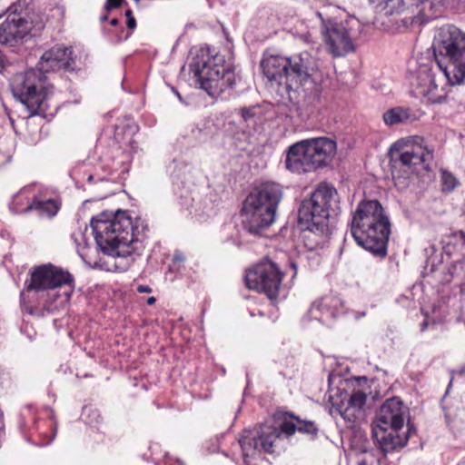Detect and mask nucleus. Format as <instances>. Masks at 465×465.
Instances as JSON below:
<instances>
[{"label":"nucleus","mask_w":465,"mask_h":465,"mask_svg":"<svg viewBox=\"0 0 465 465\" xmlns=\"http://www.w3.org/2000/svg\"><path fill=\"white\" fill-rule=\"evenodd\" d=\"M432 50L436 64H420L411 79L413 95L429 104H440L447 97L441 74L449 84L465 80V33L452 25L436 30Z\"/></svg>","instance_id":"1"},{"label":"nucleus","mask_w":465,"mask_h":465,"mask_svg":"<svg viewBox=\"0 0 465 465\" xmlns=\"http://www.w3.org/2000/svg\"><path fill=\"white\" fill-rule=\"evenodd\" d=\"M97 247L111 256L140 255L143 250L148 225L141 218L134 222L124 212L101 213L91 221Z\"/></svg>","instance_id":"2"},{"label":"nucleus","mask_w":465,"mask_h":465,"mask_svg":"<svg viewBox=\"0 0 465 465\" xmlns=\"http://www.w3.org/2000/svg\"><path fill=\"white\" fill-rule=\"evenodd\" d=\"M296 431L316 435L318 428L314 422L304 420L288 413H279L273 424H262L253 430H246L239 439L245 465H252L250 459L266 453L280 452L284 449L286 440Z\"/></svg>","instance_id":"3"},{"label":"nucleus","mask_w":465,"mask_h":465,"mask_svg":"<svg viewBox=\"0 0 465 465\" xmlns=\"http://www.w3.org/2000/svg\"><path fill=\"white\" fill-rule=\"evenodd\" d=\"M311 59L307 53L291 60L266 52L261 61V67L269 81L284 84L289 99L292 101L300 94L317 95L319 93L320 85L312 73Z\"/></svg>","instance_id":"4"},{"label":"nucleus","mask_w":465,"mask_h":465,"mask_svg":"<svg viewBox=\"0 0 465 465\" xmlns=\"http://www.w3.org/2000/svg\"><path fill=\"white\" fill-rule=\"evenodd\" d=\"M329 390L325 395L330 403V414L341 417L349 426L364 420L367 397L371 393L369 381L365 376L342 379L330 374Z\"/></svg>","instance_id":"5"},{"label":"nucleus","mask_w":465,"mask_h":465,"mask_svg":"<svg viewBox=\"0 0 465 465\" xmlns=\"http://www.w3.org/2000/svg\"><path fill=\"white\" fill-rule=\"evenodd\" d=\"M338 208L336 189L324 183L318 185L310 198L302 202L298 210V222L304 231L303 238L313 242L312 244L306 243L309 249H315L325 242L330 233V212H335Z\"/></svg>","instance_id":"6"},{"label":"nucleus","mask_w":465,"mask_h":465,"mask_svg":"<svg viewBox=\"0 0 465 465\" xmlns=\"http://www.w3.org/2000/svg\"><path fill=\"white\" fill-rule=\"evenodd\" d=\"M351 232L358 245L375 255H386L391 223L377 200L359 203L352 216Z\"/></svg>","instance_id":"7"},{"label":"nucleus","mask_w":465,"mask_h":465,"mask_svg":"<svg viewBox=\"0 0 465 465\" xmlns=\"http://www.w3.org/2000/svg\"><path fill=\"white\" fill-rule=\"evenodd\" d=\"M282 196V186L278 183L264 182L255 186L242 204L244 227L255 234L272 225Z\"/></svg>","instance_id":"8"},{"label":"nucleus","mask_w":465,"mask_h":465,"mask_svg":"<svg viewBox=\"0 0 465 465\" xmlns=\"http://www.w3.org/2000/svg\"><path fill=\"white\" fill-rule=\"evenodd\" d=\"M337 6L328 0H313L309 16H315L321 25V34L327 51L333 57H342L355 51V19L336 22L331 18V11Z\"/></svg>","instance_id":"9"},{"label":"nucleus","mask_w":465,"mask_h":465,"mask_svg":"<svg viewBox=\"0 0 465 465\" xmlns=\"http://www.w3.org/2000/svg\"><path fill=\"white\" fill-rule=\"evenodd\" d=\"M407 413V408L397 397L388 399L381 405L372 424V435L384 454L401 449L407 443L410 429L407 432L400 433Z\"/></svg>","instance_id":"10"},{"label":"nucleus","mask_w":465,"mask_h":465,"mask_svg":"<svg viewBox=\"0 0 465 465\" xmlns=\"http://www.w3.org/2000/svg\"><path fill=\"white\" fill-rule=\"evenodd\" d=\"M336 150L335 141L327 137L302 140L289 148L285 165L292 173H310L327 165Z\"/></svg>","instance_id":"11"},{"label":"nucleus","mask_w":465,"mask_h":465,"mask_svg":"<svg viewBox=\"0 0 465 465\" xmlns=\"http://www.w3.org/2000/svg\"><path fill=\"white\" fill-rule=\"evenodd\" d=\"M190 72L200 88L212 97L218 96L232 84V74L224 65V57L212 54L209 49H201L190 64Z\"/></svg>","instance_id":"12"},{"label":"nucleus","mask_w":465,"mask_h":465,"mask_svg":"<svg viewBox=\"0 0 465 465\" xmlns=\"http://www.w3.org/2000/svg\"><path fill=\"white\" fill-rule=\"evenodd\" d=\"M45 79L39 68L16 74L11 79L12 94L25 106L28 117L45 113L48 95Z\"/></svg>","instance_id":"13"},{"label":"nucleus","mask_w":465,"mask_h":465,"mask_svg":"<svg viewBox=\"0 0 465 465\" xmlns=\"http://www.w3.org/2000/svg\"><path fill=\"white\" fill-rule=\"evenodd\" d=\"M391 161L395 165L405 168V172L419 173L429 170L433 157V149L430 148L420 136L400 140L390 149Z\"/></svg>","instance_id":"14"},{"label":"nucleus","mask_w":465,"mask_h":465,"mask_svg":"<svg viewBox=\"0 0 465 465\" xmlns=\"http://www.w3.org/2000/svg\"><path fill=\"white\" fill-rule=\"evenodd\" d=\"M282 281V274L279 268L269 260L249 269L245 275V282L249 289L262 292L270 299L277 297Z\"/></svg>","instance_id":"15"},{"label":"nucleus","mask_w":465,"mask_h":465,"mask_svg":"<svg viewBox=\"0 0 465 465\" xmlns=\"http://www.w3.org/2000/svg\"><path fill=\"white\" fill-rule=\"evenodd\" d=\"M73 282L74 277L60 267L50 263L39 265L31 271L30 280L25 282L21 298L25 300L32 291H54L63 285H71Z\"/></svg>","instance_id":"16"},{"label":"nucleus","mask_w":465,"mask_h":465,"mask_svg":"<svg viewBox=\"0 0 465 465\" xmlns=\"http://www.w3.org/2000/svg\"><path fill=\"white\" fill-rule=\"evenodd\" d=\"M38 68L44 72L67 70L75 68V56L71 47L55 45L45 51L38 63Z\"/></svg>","instance_id":"17"},{"label":"nucleus","mask_w":465,"mask_h":465,"mask_svg":"<svg viewBox=\"0 0 465 465\" xmlns=\"http://www.w3.org/2000/svg\"><path fill=\"white\" fill-rule=\"evenodd\" d=\"M31 31V24L20 14L11 13L0 25V43L14 46Z\"/></svg>","instance_id":"18"},{"label":"nucleus","mask_w":465,"mask_h":465,"mask_svg":"<svg viewBox=\"0 0 465 465\" xmlns=\"http://www.w3.org/2000/svg\"><path fill=\"white\" fill-rule=\"evenodd\" d=\"M437 5L432 0H419L413 9H411L409 15L402 19L404 25L423 24L426 20L433 18L436 14Z\"/></svg>","instance_id":"19"},{"label":"nucleus","mask_w":465,"mask_h":465,"mask_svg":"<svg viewBox=\"0 0 465 465\" xmlns=\"http://www.w3.org/2000/svg\"><path fill=\"white\" fill-rule=\"evenodd\" d=\"M341 308L340 299L332 296L324 297L313 302L310 308L311 317L319 320L321 317H338Z\"/></svg>","instance_id":"20"},{"label":"nucleus","mask_w":465,"mask_h":465,"mask_svg":"<svg viewBox=\"0 0 465 465\" xmlns=\"http://www.w3.org/2000/svg\"><path fill=\"white\" fill-rule=\"evenodd\" d=\"M417 114L410 107L396 106L383 113L382 120L385 125L391 127L399 124H406L415 122Z\"/></svg>","instance_id":"21"},{"label":"nucleus","mask_w":465,"mask_h":465,"mask_svg":"<svg viewBox=\"0 0 465 465\" xmlns=\"http://www.w3.org/2000/svg\"><path fill=\"white\" fill-rule=\"evenodd\" d=\"M59 208V204L54 200L48 199L42 201L39 199H35L25 209V212L36 211L40 216L51 218L57 213Z\"/></svg>","instance_id":"22"},{"label":"nucleus","mask_w":465,"mask_h":465,"mask_svg":"<svg viewBox=\"0 0 465 465\" xmlns=\"http://www.w3.org/2000/svg\"><path fill=\"white\" fill-rule=\"evenodd\" d=\"M72 237L76 244L77 252L82 260L89 265L97 266V262L92 258L90 253L91 249L85 233L79 230L74 232Z\"/></svg>","instance_id":"23"},{"label":"nucleus","mask_w":465,"mask_h":465,"mask_svg":"<svg viewBox=\"0 0 465 465\" xmlns=\"http://www.w3.org/2000/svg\"><path fill=\"white\" fill-rule=\"evenodd\" d=\"M382 2L387 13L391 15L407 13L406 15H409L411 9L414 8L419 0H382Z\"/></svg>","instance_id":"24"},{"label":"nucleus","mask_w":465,"mask_h":465,"mask_svg":"<svg viewBox=\"0 0 465 465\" xmlns=\"http://www.w3.org/2000/svg\"><path fill=\"white\" fill-rule=\"evenodd\" d=\"M441 184L443 192H452L459 184L457 178L450 172L442 171Z\"/></svg>","instance_id":"25"},{"label":"nucleus","mask_w":465,"mask_h":465,"mask_svg":"<svg viewBox=\"0 0 465 465\" xmlns=\"http://www.w3.org/2000/svg\"><path fill=\"white\" fill-rule=\"evenodd\" d=\"M453 426L459 430H465V409L459 411L453 420Z\"/></svg>","instance_id":"26"},{"label":"nucleus","mask_w":465,"mask_h":465,"mask_svg":"<svg viewBox=\"0 0 465 465\" xmlns=\"http://www.w3.org/2000/svg\"><path fill=\"white\" fill-rule=\"evenodd\" d=\"M242 113V117L243 118V120L247 123H255V114H254V111L253 109H251V108H243L242 109L241 111Z\"/></svg>","instance_id":"27"},{"label":"nucleus","mask_w":465,"mask_h":465,"mask_svg":"<svg viewBox=\"0 0 465 465\" xmlns=\"http://www.w3.org/2000/svg\"><path fill=\"white\" fill-rule=\"evenodd\" d=\"M439 322H421L420 324V332L437 330Z\"/></svg>","instance_id":"28"},{"label":"nucleus","mask_w":465,"mask_h":465,"mask_svg":"<svg viewBox=\"0 0 465 465\" xmlns=\"http://www.w3.org/2000/svg\"><path fill=\"white\" fill-rule=\"evenodd\" d=\"M123 1L124 0H107L105 8L108 11L114 8H117L122 5Z\"/></svg>","instance_id":"29"},{"label":"nucleus","mask_w":465,"mask_h":465,"mask_svg":"<svg viewBox=\"0 0 465 465\" xmlns=\"http://www.w3.org/2000/svg\"><path fill=\"white\" fill-rule=\"evenodd\" d=\"M21 331L25 332L29 339L32 338L31 335V322H25L21 326Z\"/></svg>","instance_id":"30"},{"label":"nucleus","mask_w":465,"mask_h":465,"mask_svg":"<svg viewBox=\"0 0 465 465\" xmlns=\"http://www.w3.org/2000/svg\"><path fill=\"white\" fill-rule=\"evenodd\" d=\"M54 297L60 299V303H65L70 297V294L68 292H64L63 295L58 294L57 292H53L52 294Z\"/></svg>","instance_id":"31"},{"label":"nucleus","mask_w":465,"mask_h":465,"mask_svg":"<svg viewBox=\"0 0 465 465\" xmlns=\"http://www.w3.org/2000/svg\"><path fill=\"white\" fill-rule=\"evenodd\" d=\"M86 412H92L93 416H94V419L92 420H90L89 422L90 423H93V422H98L99 420H100V415L99 413L96 411H93L91 409H87L85 408L84 409V413Z\"/></svg>","instance_id":"32"},{"label":"nucleus","mask_w":465,"mask_h":465,"mask_svg":"<svg viewBox=\"0 0 465 465\" xmlns=\"http://www.w3.org/2000/svg\"><path fill=\"white\" fill-rule=\"evenodd\" d=\"M137 292L139 293H151L152 292V288L148 285H138L137 286Z\"/></svg>","instance_id":"33"},{"label":"nucleus","mask_w":465,"mask_h":465,"mask_svg":"<svg viewBox=\"0 0 465 465\" xmlns=\"http://www.w3.org/2000/svg\"><path fill=\"white\" fill-rule=\"evenodd\" d=\"M127 26L130 29H133L135 27V19L134 17H130L127 21Z\"/></svg>","instance_id":"34"},{"label":"nucleus","mask_w":465,"mask_h":465,"mask_svg":"<svg viewBox=\"0 0 465 465\" xmlns=\"http://www.w3.org/2000/svg\"><path fill=\"white\" fill-rule=\"evenodd\" d=\"M143 300V298L142 297V301ZM144 301L148 305H153L156 302V299L154 296H150L146 300L144 299Z\"/></svg>","instance_id":"35"},{"label":"nucleus","mask_w":465,"mask_h":465,"mask_svg":"<svg viewBox=\"0 0 465 465\" xmlns=\"http://www.w3.org/2000/svg\"><path fill=\"white\" fill-rule=\"evenodd\" d=\"M110 24H111L112 25H118V19H116V18L112 19V20L110 21Z\"/></svg>","instance_id":"36"},{"label":"nucleus","mask_w":465,"mask_h":465,"mask_svg":"<svg viewBox=\"0 0 465 465\" xmlns=\"http://www.w3.org/2000/svg\"><path fill=\"white\" fill-rule=\"evenodd\" d=\"M125 15L128 17V19H129L130 17H133V16H132V11H131V10H127V11L125 12Z\"/></svg>","instance_id":"37"},{"label":"nucleus","mask_w":465,"mask_h":465,"mask_svg":"<svg viewBox=\"0 0 465 465\" xmlns=\"http://www.w3.org/2000/svg\"><path fill=\"white\" fill-rule=\"evenodd\" d=\"M460 371V373L465 375V367L461 368Z\"/></svg>","instance_id":"38"},{"label":"nucleus","mask_w":465,"mask_h":465,"mask_svg":"<svg viewBox=\"0 0 465 465\" xmlns=\"http://www.w3.org/2000/svg\"><path fill=\"white\" fill-rule=\"evenodd\" d=\"M55 308H56V307H52V305H50V306L48 307V310H54V309H55Z\"/></svg>","instance_id":"39"},{"label":"nucleus","mask_w":465,"mask_h":465,"mask_svg":"<svg viewBox=\"0 0 465 465\" xmlns=\"http://www.w3.org/2000/svg\"><path fill=\"white\" fill-rule=\"evenodd\" d=\"M176 95L179 97V99L181 100V95L179 93L175 92Z\"/></svg>","instance_id":"40"},{"label":"nucleus","mask_w":465,"mask_h":465,"mask_svg":"<svg viewBox=\"0 0 465 465\" xmlns=\"http://www.w3.org/2000/svg\"><path fill=\"white\" fill-rule=\"evenodd\" d=\"M101 19H102V20H106V19H107V16H106V15H104V16H103Z\"/></svg>","instance_id":"41"},{"label":"nucleus","mask_w":465,"mask_h":465,"mask_svg":"<svg viewBox=\"0 0 465 465\" xmlns=\"http://www.w3.org/2000/svg\"><path fill=\"white\" fill-rule=\"evenodd\" d=\"M460 465H465V464H464V463H461V464H460Z\"/></svg>","instance_id":"42"}]
</instances>
